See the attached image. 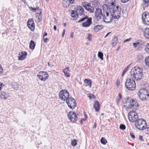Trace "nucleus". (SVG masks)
<instances>
[{
  "label": "nucleus",
  "mask_w": 149,
  "mask_h": 149,
  "mask_svg": "<svg viewBox=\"0 0 149 149\" xmlns=\"http://www.w3.org/2000/svg\"><path fill=\"white\" fill-rule=\"evenodd\" d=\"M104 15L102 17L103 21L108 23L111 21L113 18L118 19L120 14L121 8H118L116 7L112 10L103 8Z\"/></svg>",
  "instance_id": "obj_1"
},
{
  "label": "nucleus",
  "mask_w": 149,
  "mask_h": 149,
  "mask_svg": "<svg viewBox=\"0 0 149 149\" xmlns=\"http://www.w3.org/2000/svg\"><path fill=\"white\" fill-rule=\"evenodd\" d=\"M142 69L139 67H134L131 70L130 72L131 77L134 78L136 80L141 79L143 76Z\"/></svg>",
  "instance_id": "obj_2"
},
{
  "label": "nucleus",
  "mask_w": 149,
  "mask_h": 149,
  "mask_svg": "<svg viewBox=\"0 0 149 149\" xmlns=\"http://www.w3.org/2000/svg\"><path fill=\"white\" fill-rule=\"evenodd\" d=\"M125 100L128 109H136L139 106L136 100L129 97L125 98Z\"/></svg>",
  "instance_id": "obj_3"
},
{
  "label": "nucleus",
  "mask_w": 149,
  "mask_h": 149,
  "mask_svg": "<svg viewBox=\"0 0 149 149\" xmlns=\"http://www.w3.org/2000/svg\"><path fill=\"white\" fill-rule=\"evenodd\" d=\"M105 4L103 6V8L107 9L112 10L113 8L116 7L118 8H121L118 6H116L115 0H106L105 1Z\"/></svg>",
  "instance_id": "obj_4"
},
{
  "label": "nucleus",
  "mask_w": 149,
  "mask_h": 149,
  "mask_svg": "<svg viewBox=\"0 0 149 149\" xmlns=\"http://www.w3.org/2000/svg\"><path fill=\"white\" fill-rule=\"evenodd\" d=\"M138 95L141 100L143 101H145L148 98L149 93L147 89L143 88L140 90Z\"/></svg>",
  "instance_id": "obj_5"
},
{
  "label": "nucleus",
  "mask_w": 149,
  "mask_h": 149,
  "mask_svg": "<svg viewBox=\"0 0 149 149\" xmlns=\"http://www.w3.org/2000/svg\"><path fill=\"white\" fill-rule=\"evenodd\" d=\"M136 128L140 130H142L146 128L147 125L146 120L142 119H138L135 123Z\"/></svg>",
  "instance_id": "obj_6"
},
{
  "label": "nucleus",
  "mask_w": 149,
  "mask_h": 149,
  "mask_svg": "<svg viewBox=\"0 0 149 149\" xmlns=\"http://www.w3.org/2000/svg\"><path fill=\"white\" fill-rule=\"evenodd\" d=\"M125 85L128 90L131 91L134 90L136 87L135 81L130 78L127 79L125 83Z\"/></svg>",
  "instance_id": "obj_7"
},
{
  "label": "nucleus",
  "mask_w": 149,
  "mask_h": 149,
  "mask_svg": "<svg viewBox=\"0 0 149 149\" xmlns=\"http://www.w3.org/2000/svg\"><path fill=\"white\" fill-rule=\"evenodd\" d=\"M84 22L82 24L83 26L85 27H88L91 25L92 23V18H88V17L86 16L79 20L78 22Z\"/></svg>",
  "instance_id": "obj_8"
},
{
  "label": "nucleus",
  "mask_w": 149,
  "mask_h": 149,
  "mask_svg": "<svg viewBox=\"0 0 149 149\" xmlns=\"http://www.w3.org/2000/svg\"><path fill=\"white\" fill-rule=\"evenodd\" d=\"M69 94L66 90H63L61 91L59 94L60 99L62 101H67L69 97Z\"/></svg>",
  "instance_id": "obj_9"
},
{
  "label": "nucleus",
  "mask_w": 149,
  "mask_h": 149,
  "mask_svg": "<svg viewBox=\"0 0 149 149\" xmlns=\"http://www.w3.org/2000/svg\"><path fill=\"white\" fill-rule=\"evenodd\" d=\"M68 106L71 109H74L76 106L75 100L72 97H70L66 101Z\"/></svg>",
  "instance_id": "obj_10"
},
{
  "label": "nucleus",
  "mask_w": 149,
  "mask_h": 149,
  "mask_svg": "<svg viewBox=\"0 0 149 149\" xmlns=\"http://www.w3.org/2000/svg\"><path fill=\"white\" fill-rule=\"evenodd\" d=\"M128 117L129 120L131 122H134L138 119L137 114L134 111L130 112L128 114Z\"/></svg>",
  "instance_id": "obj_11"
},
{
  "label": "nucleus",
  "mask_w": 149,
  "mask_h": 149,
  "mask_svg": "<svg viewBox=\"0 0 149 149\" xmlns=\"http://www.w3.org/2000/svg\"><path fill=\"white\" fill-rule=\"evenodd\" d=\"M37 76L40 80L45 81L48 79L49 76L46 72L42 71L39 72Z\"/></svg>",
  "instance_id": "obj_12"
},
{
  "label": "nucleus",
  "mask_w": 149,
  "mask_h": 149,
  "mask_svg": "<svg viewBox=\"0 0 149 149\" xmlns=\"http://www.w3.org/2000/svg\"><path fill=\"white\" fill-rule=\"evenodd\" d=\"M95 18L97 19L95 21L96 22L101 19L102 17L103 16L102 10L100 8H96V10L95 12Z\"/></svg>",
  "instance_id": "obj_13"
},
{
  "label": "nucleus",
  "mask_w": 149,
  "mask_h": 149,
  "mask_svg": "<svg viewBox=\"0 0 149 149\" xmlns=\"http://www.w3.org/2000/svg\"><path fill=\"white\" fill-rule=\"evenodd\" d=\"M82 6L88 12L90 13H93L94 11V9L93 7L91 6L90 3L87 2L82 3Z\"/></svg>",
  "instance_id": "obj_14"
},
{
  "label": "nucleus",
  "mask_w": 149,
  "mask_h": 149,
  "mask_svg": "<svg viewBox=\"0 0 149 149\" xmlns=\"http://www.w3.org/2000/svg\"><path fill=\"white\" fill-rule=\"evenodd\" d=\"M142 19L143 22L146 25H149V13L144 12L142 15Z\"/></svg>",
  "instance_id": "obj_15"
},
{
  "label": "nucleus",
  "mask_w": 149,
  "mask_h": 149,
  "mask_svg": "<svg viewBox=\"0 0 149 149\" xmlns=\"http://www.w3.org/2000/svg\"><path fill=\"white\" fill-rule=\"evenodd\" d=\"M68 116L72 122H74L76 121L78 118L75 113L74 112H70L68 114Z\"/></svg>",
  "instance_id": "obj_16"
},
{
  "label": "nucleus",
  "mask_w": 149,
  "mask_h": 149,
  "mask_svg": "<svg viewBox=\"0 0 149 149\" xmlns=\"http://www.w3.org/2000/svg\"><path fill=\"white\" fill-rule=\"evenodd\" d=\"M75 9L76 10L78 15H82L84 14V10L81 6H76Z\"/></svg>",
  "instance_id": "obj_17"
},
{
  "label": "nucleus",
  "mask_w": 149,
  "mask_h": 149,
  "mask_svg": "<svg viewBox=\"0 0 149 149\" xmlns=\"http://www.w3.org/2000/svg\"><path fill=\"white\" fill-rule=\"evenodd\" d=\"M27 25L31 31L34 30L35 24L32 19H28L27 22Z\"/></svg>",
  "instance_id": "obj_18"
},
{
  "label": "nucleus",
  "mask_w": 149,
  "mask_h": 149,
  "mask_svg": "<svg viewBox=\"0 0 149 149\" xmlns=\"http://www.w3.org/2000/svg\"><path fill=\"white\" fill-rule=\"evenodd\" d=\"M9 97V93L5 91H1L0 94V98L2 99L6 100Z\"/></svg>",
  "instance_id": "obj_19"
},
{
  "label": "nucleus",
  "mask_w": 149,
  "mask_h": 149,
  "mask_svg": "<svg viewBox=\"0 0 149 149\" xmlns=\"http://www.w3.org/2000/svg\"><path fill=\"white\" fill-rule=\"evenodd\" d=\"M27 53L26 52H22L19 53L18 57L19 60H22L24 59L26 57Z\"/></svg>",
  "instance_id": "obj_20"
},
{
  "label": "nucleus",
  "mask_w": 149,
  "mask_h": 149,
  "mask_svg": "<svg viewBox=\"0 0 149 149\" xmlns=\"http://www.w3.org/2000/svg\"><path fill=\"white\" fill-rule=\"evenodd\" d=\"M93 107L95 108L96 111H99L100 107L99 102L98 101H96L94 102V103L93 104Z\"/></svg>",
  "instance_id": "obj_21"
},
{
  "label": "nucleus",
  "mask_w": 149,
  "mask_h": 149,
  "mask_svg": "<svg viewBox=\"0 0 149 149\" xmlns=\"http://www.w3.org/2000/svg\"><path fill=\"white\" fill-rule=\"evenodd\" d=\"M62 4L64 7L66 8L68 7L70 4L71 3V2L68 0H63Z\"/></svg>",
  "instance_id": "obj_22"
},
{
  "label": "nucleus",
  "mask_w": 149,
  "mask_h": 149,
  "mask_svg": "<svg viewBox=\"0 0 149 149\" xmlns=\"http://www.w3.org/2000/svg\"><path fill=\"white\" fill-rule=\"evenodd\" d=\"M69 67H67L63 70L65 75L68 77H69L70 76V74L69 73L70 71L69 70Z\"/></svg>",
  "instance_id": "obj_23"
},
{
  "label": "nucleus",
  "mask_w": 149,
  "mask_h": 149,
  "mask_svg": "<svg viewBox=\"0 0 149 149\" xmlns=\"http://www.w3.org/2000/svg\"><path fill=\"white\" fill-rule=\"evenodd\" d=\"M144 34L145 37L149 39V28H146L144 31Z\"/></svg>",
  "instance_id": "obj_24"
},
{
  "label": "nucleus",
  "mask_w": 149,
  "mask_h": 149,
  "mask_svg": "<svg viewBox=\"0 0 149 149\" xmlns=\"http://www.w3.org/2000/svg\"><path fill=\"white\" fill-rule=\"evenodd\" d=\"M84 82L86 84V86H89L90 88L91 87L92 83L90 80L87 79H85L84 80Z\"/></svg>",
  "instance_id": "obj_25"
},
{
  "label": "nucleus",
  "mask_w": 149,
  "mask_h": 149,
  "mask_svg": "<svg viewBox=\"0 0 149 149\" xmlns=\"http://www.w3.org/2000/svg\"><path fill=\"white\" fill-rule=\"evenodd\" d=\"M103 26L102 25H97L94 28V29L96 31H98L103 28Z\"/></svg>",
  "instance_id": "obj_26"
},
{
  "label": "nucleus",
  "mask_w": 149,
  "mask_h": 149,
  "mask_svg": "<svg viewBox=\"0 0 149 149\" xmlns=\"http://www.w3.org/2000/svg\"><path fill=\"white\" fill-rule=\"evenodd\" d=\"M118 40V37L116 36H114L112 41V44L113 46H114L116 45Z\"/></svg>",
  "instance_id": "obj_27"
},
{
  "label": "nucleus",
  "mask_w": 149,
  "mask_h": 149,
  "mask_svg": "<svg viewBox=\"0 0 149 149\" xmlns=\"http://www.w3.org/2000/svg\"><path fill=\"white\" fill-rule=\"evenodd\" d=\"M36 45L34 41L31 40L29 45V47L31 49L33 50L34 49L35 46Z\"/></svg>",
  "instance_id": "obj_28"
},
{
  "label": "nucleus",
  "mask_w": 149,
  "mask_h": 149,
  "mask_svg": "<svg viewBox=\"0 0 149 149\" xmlns=\"http://www.w3.org/2000/svg\"><path fill=\"white\" fill-rule=\"evenodd\" d=\"M71 15L72 17L74 18H77L78 17V16L76 10H72Z\"/></svg>",
  "instance_id": "obj_29"
},
{
  "label": "nucleus",
  "mask_w": 149,
  "mask_h": 149,
  "mask_svg": "<svg viewBox=\"0 0 149 149\" xmlns=\"http://www.w3.org/2000/svg\"><path fill=\"white\" fill-rule=\"evenodd\" d=\"M146 66L149 68V56L146 58L145 60Z\"/></svg>",
  "instance_id": "obj_30"
},
{
  "label": "nucleus",
  "mask_w": 149,
  "mask_h": 149,
  "mask_svg": "<svg viewBox=\"0 0 149 149\" xmlns=\"http://www.w3.org/2000/svg\"><path fill=\"white\" fill-rule=\"evenodd\" d=\"M142 45V44L140 42L134 43L133 44V46L135 48L139 47Z\"/></svg>",
  "instance_id": "obj_31"
},
{
  "label": "nucleus",
  "mask_w": 149,
  "mask_h": 149,
  "mask_svg": "<svg viewBox=\"0 0 149 149\" xmlns=\"http://www.w3.org/2000/svg\"><path fill=\"white\" fill-rule=\"evenodd\" d=\"M41 13V10H39V14L37 16L38 18V22H40L42 20L41 15L40 14Z\"/></svg>",
  "instance_id": "obj_32"
},
{
  "label": "nucleus",
  "mask_w": 149,
  "mask_h": 149,
  "mask_svg": "<svg viewBox=\"0 0 149 149\" xmlns=\"http://www.w3.org/2000/svg\"><path fill=\"white\" fill-rule=\"evenodd\" d=\"M98 57H99L101 60H103V54L100 52H99L98 54Z\"/></svg>",
  "instance_id": "obj_33"
},
{
  "label": "nucleus",
  "mask_w": 149,
  "mask_h": 149,
  "mask_svg": "<svg viewBox=\"0 0 149 149\" xmlns=\"http://www.w3.org/2000/svg\"><path fill=\"white\" fill-rule=\"evenodd\" d=\"M98 1L96 0H93L92 1V4L95 7L97 6H98Z\"/></svg>",
  "instance_id": "obj_34"
},
{
  "label": "nucleus",
  "mask_w": 149,
  "mask_h": 149,
  "mask_svg": "<svg viewBox=\"0 0 149 149\" xmlns=\"http://www.w3.org/2000/svg\"><path fill=\"white\" fill-rule=\"evenodd\" d=\"M71 144L72 146H76L77 144L76 140L75 139L72 140L71 141Z\"/></svg>",
  "instance_id": "obj_35"
},
{
  "label": "nucleus",
  "mask_w": 149,
  "mask_h": 149,
  "mask_svg": "<svg viewBox=\"0 0 149 149\" xmlns=\"http://www.w3.org/2000/svg\"><path fill=\"white\" fill-rule=\"evenodd\" d=\"M122 98V96L121 94L120 93H119L118 94V97H117V102L118 103L120 101Z\"/></svg>",
  "instance_id": "obj_36"
},
{
  "label": "nucleus",
  "mask_w": 149,
  "mask_h": 149,
  "mask_svg": "<svg viewBox=\"0 0 149 149\" xmlns=\"http://www.w3.org/2000/svg\"><path fill=\"white\" fill-rule=\"evenodd\" d=\"M101 142L102 144H105L107 143V141L105 139L102 137L101 139Z\"/></svg>",
  "instance_id": "obj_37"
},
{
  "label": "nucleus",
  "mask_w": 149,
  "mask_h": 149,
  "mask_svg": "<svg viewBox=\"0 0 149 149\" xmlns=\"http://www.w3.org/2000/svg\"><path fill=\"white\" fill-rule=\"evenodd\" d=\"M145 50L146 52L149 53V43L146 44V47L145 48Z\"/></svg>",
  "instance_id": "obj_38"
},
{
  "label": "nucleus",
  "mask_w": 149,
  "mask_h": 149,
  "mask_svg": "<svg viewBox=\"0 0 149 149\" xmlns=\"http://www.w3.org/2000/svg\"><path fill=\"white\" fill-rule=\"evenodd\" d=\"M130 66V65H129L127 66V68H125L124 69V70L123 71V74H122V76H123L124 75V74H125L126 73V72L127 71L128 69L129 68Z\"/></svg>",
  "instance_id": "obj_39"
},
{
  "label": "nucleus",
  "mask_w": 149,
  "mask_h": 149,
  "mask_svg": "<svg viewBox=\"0 0 149 149\" xmlns=\"http://www.w3.org/2000/svg\"><path fill=\"white\" fill-rule=\"evenodd\" d=\"M125 126L124 125L121 124L120 125V128L122 130H125Z\"/></svg>",
  "instance_id": "obj_40"
},
{
  "label": "nucleus",
  "mask_w": 149,
  "mask_h": 149,
  "mask_svg": "<svg viewBox=\"0 0 149 149\" xmlns=\"http://www.w3.org/2000/svg\"><path fill=\"white\" fill-rule=\"evenodd\" d=\"M30 8L32 9V11H33V12H35L38 10L39 8V7L38 6L36 7V8H33L31 7Z\"/></svg>",
  "instance_id": "obj_41"
},
{
  "label": "nucleus",
  "mask_w": 149,
  "mask_h": 149,
  "mask_svg": "<svg viewBox=\"0 0 149 149\" xmlns=\"http://www.w3.org/2000/svg\"><path fill=\"white\" fill-rule=\"evenodd\" d=\"M130 134L131 137H132L133 139H134L135 138V136L134 134V133L132 132H130Z\"/></svg>",
  "instance_id": "obj_42"
},
{
  "label": "nucleus",
  "mask_w": 149,
  "mask_h": 149,
  "mask_svg": "<svg viewBox=\"0 0 149 149\" xmlns=\"http://www.w3.org/2000/svg\"><path fill=\"white\" fill-rule=\"evenodd\" d=\"M3 69L1 65H0V74L3 73Z\"/></svg>",
  "instance_id": "obj_43"
},
{
  "label": "nucleus",
  "mask_w": 149,
  "mask_h": 149,
  "mask_svg": "<svg viewBox=\"0 0 149 149\" xmlns=\"http://www.w3.org/2000/svg\"><path fill=\"white\" fill-rule=\"evenodd\" d=\"M4 84L0 82V91L2 90V88L4 86Z\"/></svg>",
  "instance_id": "obj_44"
},
{
  "label": "nucleus",
  "mask_w": 149,
  "mask_h": 149,
  "mask_svg": "<svg viewBox=\"0 0 149 149\" xmlns=\"http://www.w3.org/2000/svg\"><path fill=\"white\" fill-rule=\"evenodd\" d=\"M48 40V39L47 38H45L44 37L43 38V41L44 42L46 43L47 42V41Z\"/></svg>",
  "instance_id": "obj_45"
},
{
  "label": "nucleus",
  "mask_w": 149,
  "mask_h": 149,
  "mask_svg": "<svg viewBox=\"0 0 149 149\" xmlns=\"http://www.w3.org/2000/svg\"><path fill=\"white\" fill-rule=\"evenodd\" d=\"M85 116L86 118L85 119H82L81 120V123L83 121H85L86 118H87V116H86V115L85 114Z\"/></svg>",
  "instance_id": "obj_46"
},
{
  "label": "nucleus",
  "mask_w": 149,
  "mask_h": 149,
  "mask_svg": "<svg viewBox=\"0 0 149 149\" xmlns=\"http://www.w3.org/2000/svg\"><path fill=\"white\" fill-rule=\"evenodd\" d=\"M65 32V30L64 29L63 31V32L62 34V37H63L64 35V34Z\"/></svg>",
  "instance_id": "obj_47"
},
{
  "label": "nucleus",
  "mask_w": 149,
  "mask_h": 149,
  "mask_svg": "<svg viewBox=\"0 0 149 149\" xmlns=\"http://www.w3.org/2000/svg\"><path fill=\"white\" fill-rule=\"evenodd\" d=\"M121 1L124 3H125L128 1L129 0H121Z\"/></svg>",
  "instance_id": "obj_48"
},
{
  "label": "nucleus",
  "mask_w": 149,
  "mask_h": 149,
  "mask_svg": "<svg viewBox=\"0 0 149 149\" xmlns=\"http://www.w3.org/2000/svg\"><path fill=\"white\" fill-rule=\"evenodd\" d=\"M132 39L131 38H130L129 39H127L126 40H125V41H124V42H127V41H130V40Z\"/></svg>",
  "instance_id": "obj_49"
},
{
  "label": "nucleus",
  "mask_w": 149,
  "mask_h": 149,
  "mask_svg": "<svg viewBox=\"0 0 149 149\" xmlns=\"http://www.w3.org/2000/svg\"><path fill=\"white\" fill-rule=\"evenodd\" d=\"M47 35V32H45L43 35V37L44 38L45 36H46Z\"/></svg>",
  "instance_id": "obj_50"
},
{
  "label": "nucleus",
  "mask_w": 149,
  "mask_h": 149,
  "mask_svg": "<svg viewBox=\"0 0 149 149\" xmlns=\"http://www.w3.org/2000/svg\"><path fill=\"white\" fill-rule=\"evenodd\" d=\"M144 2L146 3H149V0H143Z\"/></svg>",
  "instance_id": "obj_51"
},
{
  "label": "nucleus",
  "mask_w": 149,
  "mask_h": 149,
  "mask_svg": "<svg viewBox=\"0 0 149 149\" xmlns=\"http://www.w3.org/2000/svg\"><path fill=\"white\" fill-rule=\"evenodd\" d=\"M73 34H74L72 32H71L70 34V37L73 38Z\"/></svg>",
  "instance_id": "obj_52"
},
{
  "label": "nucleus",
  "mask_w": 149,
  "mask_h": 149,
  "mask_svg": "<svg viewBox=\"0 0 149 149\" xmlns=\"http://www.w3.org/2000/svg\"><path fill=\"white\" fill-rule=\"evenodd\" d=\"M69 1H70V2H71V3L72 4L74 2V0H68Z\"/></svg>",
  "instance_id": "obj_53"
},
{
  "label": "nucleus",
  "mask_w": 149,
  "mask_h": 149,
  "mask_svg": "<svg viewBox=\"0 0 149 149\" xmlns=\"http://www.w3.org/2000/svg\"><path fill=\"white\" fill-rule=\"evenodd\" d=\"M139 139L140 140L142 141L143 140L142 137L141 136H139Z\"/></svg>",
  "instance_id": "obj_54"
},
{
  "label": "nucleus",
  "mask_w": 149,
  "mask_h": 149,
  "mask_svg": "<svg viewBox=\"0 0 149 149\" xmlns=\"http://www.w3.org/2000/svg\"><path fill=\"white\" fill-rule=\"evenodd\" d=\"M97 125L95 123L94 126L93 127V128H95L96 127Z\"/></svg>",
  "instance_id": "obj_55"
},
{
  "label": "nucleus",
  "mask_w": 149,
  "mask_h": 149,
  "mask_svg": "<svg viewBox=\"0 0 149 149\" xmlns=\"http://www.w3.org/2000/svg\"><path fill=\"white\" fill-rule=\"evenodd\" d=\"M56 27L55 26H54V31H56Z\"/></svg>",
  "instance_id": "obj_56"
},
{
  "label": "nucleus",
  "mask_w": 149,
  "mask_h": 149,
  "mask_svg": "<svg viewBox=\"0 0 149 149\" xmlns=\"http://www.w3.org/2000/svg\"><path fill=\"white\" fill-rule=\"evenodd\" d=\"M111 33V32H109L108 33H107V34L104 37V38H106L108 35L110 33Z\"/></svg>",
  "instance_id": "obj_57"
},
{
  "label": "nucleus",
  "mask_w": 149,
  "mask_h": 149,
  "mask_svg": "<svg viewBox=\"0 0 149 149\" xmlns=\"http://www.w3.org/2000/svg\"><path fill=\"white\" fill-rule=\"evenodd\" d=\"M87 38L89 40H91V38L90 37H87Z\"/></svg>",
  "instance_id": "obj_58"
},
{
  "label": "nucleus",
  "mask_w": 149,
  "mask_h": 149,
  "mask_svg": "<svg viewBox=\"0 0 149 149\" xmlns=\"http://www.w3.org/2000/svg\"><path fill=\"white\" fill-rule=\"evenodd\" d=\"M66 25V23H64V24H63V26H65Z\"/></svg>",
  "instance_id": "obj_59"
},
{
  "label": "nucleus",
  "mask_w": 149,
  "mask_h": 149,
  "mask_svg": "<svg viewBox=\"0 0 149 149\" xmlns=\"http://www.w3.org/2000/svg\"><path fill=\"white\" fill-rule=\"evenodd\" d=\"M103 115H104V114L103 113H102L101 114V115L102 116Z\"/></svg>",
  "instance_id": "obj_60"
},
{
  "label": "nucleus",
  "mask_w": 149,
  "mask_h": 149,
  "mask_svg": "<svg viewBox=\"0 0 149 149\" xmlns=\"http://www.w3.org/2000/svg\"><path fill=\"white\" fill-rule=\"evenodd\" d=\"M46 1H48L49 0H45Z\"/></svg>",
  "instance_id": "obj_61"
},
{
  "label": "nucleus",
  "mask_w": 149,
  "mask_h": 149,
  "mask_svg": "<svg viewBox=\"0 0 149 149\" xmlns=\"http://www.w3.org/2000/svg\"><path fill=\"white\" fill-rule=\"evenodd\" d=\"M147 144L148 145H149V143H148Z\"/></svg>",
  "instance_id": "obj_62"
},
{
  "label": "nucleus",
  "mask_w": 149,
  "mask_h": 149,
  "mask_svg": "<svg viewBox=\"0 0 149 149\" xmlns=\"http://www.w3.org/2000/svg\"><path fill=\"white\" fill-rule=\"evenodd\" d=\"M48 65H49V63H48Z\"/></svg>",
  "instance_id": "obj_63"
}]
</instances>
